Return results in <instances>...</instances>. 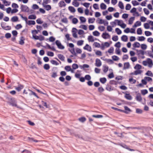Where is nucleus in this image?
I'll list each match as a JSON object with an SVG mask.
<instances>
[{
	"label": "nucleus",
	"mask_w": 153,
	"mask_h": 153,
	"mask_svg": "<svg viewBox=\"0 0 153 153\" xmlns=\"http://www.w3.org/2000/svg\"><path fill=\"white\" fill-rule=\"evenodd\" d=\"M82 5L85 7H86L88 8L89 7V5H90V4L88 3L85 2L84 3H83L82 4Z\"/></svg>",
	"instance_id": "nucleus-62"
},
{
	"label": "nucleus",
	"mask_w": 153,
	"mask_h": 153,
	"mask_svg": "<svg viewBox=\"0 0 153 153\" xmlns=\"http://www.w3.org/2000/svg\"><path fill=\"white\" fill-rule=\"evenodd\" d=\"M134 19L135 18L134 17H131L128 20V24L129 25L132 24Z\"/></svg>",
	"instance_id": "nucleus-25"
},
{
	"label": "nucleus",
	"mask_w": 153,
	"mask_h": 153,
	"mask_svg": "<svg viewBox=\"0 0 153 153\" xmlns=\"http://www.w3.org/2000/svg\"><path fill=\"white\" fill-rule=\"evenodd\" d=\"M146 75L150 76H152L153 74L152 72L150 71H148L145 74Z\"/></svg>",
	"instance_id": "nucleus-42"
},
{
	"label": "nucleus",
	"mask_w": 153,
	"mask_h": 153,
	"mask_svg": "<svg viewBox=\"0 0 153 153\" xmlns=\"http://www.w3.org/2000/svg\"><path fill=\"white\" fill-rule=\"evenodd\" d=\"M98 28L100 31H102L104 30L105 27L103 26H100L98 27Z\"/></svg>",
	"instance_id": "nucleus-63"
},
{
	"label": "nucleus",
	"mask_w": 153,
	"mask_h": 153,
	"mask_svg": "<svg viewBox=\"0 0 153 153\" xmlns=\"http://www.w3.org/2000/svg\"><path fill=\"white\" fill-rule=\"evenodd\" d=\"M130 64L129 62H127L125 63L124 64L123 69H127L129 68Z\"/></svg>",
	"instance_id": "nucleus-17"
},
{
	"label": "nucleus",
	"mask_w": 153,
	"mask_h": 153,
	"mask_svg": "<svg viewBox=\"0 0 153 153\" xmlns=\"http://www.w3.org/2000/svg\"><path fill=\"white\" fill-rule=\"evenodd\" d=\"M43 7L47 10L48 11L51 9V6L50 5H43Z\"/></svg>",
	"instance_id": "nucleus-14"
},
{
	"label": "nucleus",
	"mask_w": 153,
	"mask_h": 153,
	"mask_svg": "<svg viewBox=\"0 0 153 153\" xmlns=\"http://www.w3.org/2000/svg\"><path fill=\"white\" fill-rule=\"evenodd\" d=\"M58 5L60 7H64L66 5L65 2L62 1H60L58 3Z\"/></svg>",
	"instance_id": "nucleus-20"
},
{
	"label": "nucleus",
	"mask_w": 153,
	"mask_h": 153,
	"mask_svg": "<svg viewBox=\"0 0 153 153\" xmlns=\"http://www.w3.org/2000/svg\"><path fill=\"white\" fill-rule=\"evenodd\" d=\"M141 22L139 21H137L134 23L133 27H137L141 26Z\"/></svg>",
	"instance_id": "nucleus-16"
},
{
	"label": "nucleus",
	"mask_w": 153,
	"mask_h": 153,
	"mask_svg": "<svg viewBox=\"0 0 153 153\" xmlns=\"http://www.w3.org/2000/svg\"><path fill=\"white\" fill-rule=\"evenodd\" d=\"M136 100L139 101L140 102L142 100V98L140 94L139 93H138L136 97Z\"/></svg>",
	"instance_id": "nucleus-18"
},
{
	"label": "nucleus",
	"mask_w": 153,
	"mask_h": 153,
	"mask_svg": "<svg viewBox=\"0 0 153 153\" xmlns=\"http://www.w3.org/2000/svg\"><path fill=\"white\" fill-rule=\"evenodd\" d=\"M115 10V9L114 8L111 7H109L108 9V11L110 12H111L114 11Z\"/></svg>",
	"instance_id": "nucleus-60"
},
{
	"label": "nucleus",
	"mask_w": 153,
	"mask_h": 153,
	"mask_svg": "<svg viewBox=\"0 0 153 153\" xmlns=\"http://www.w3.org/2000/svg\"><path fill=\"white\" fill-rule=\"evenodd\" d=\"M88 40L89 42H93L94 41V38L92 36H88Z\"/></svg>",
	"instance_id": "nucleus-21"
},
{
	"label": "nucleus",
	"mask_w": 153,
	"mask_h": 153,
	"mask_svg": "<svg viewBox=\"0 0 153 153\" xmlns=\"http://www.w3.org/2000/svg\"><path fill=\"white\" fill-rule=\"evenodd\" d=\"M84 41L83 40H78L77 42V45L79 46H82L84 43Z\"/></svg>",
	"instance_id": "nucleus-27"
},
{
	"label": "nucleus",
	"mask_w": 153,
	"mask_h": 153,
	"mask_svg": "<svg viewBox=\"0 0 153 153\" xmlns=\"http://www.w3.org/2000/svg\"><path fill=\"white\" fill-rule=\"evenodd\" d=\"M110 46V44L107 42L102 43L101 45V49L102 50H104L105 48H108Z\"/></svg>",
	"instance_id": "nucleus-5"
},
{
	"label": "nucleus",
	"mask_w": 153,
	"mask_h": 153,
	"mask_svg": "<svg viewBox=\"0 0 153 153\" xmlns=\"http://www.w3.org/2000/svg\"><path fill=\"white\" fill-rule=\"evenodd\" d=\"M95 65L96 66L100 67L102 65V62L101 60L98 59H97L95 60Z\"/></svg>",
	"instance_id": "nucleus-10"
},
{
	"label": "nucleus",
	"mask_w": 153,
	"mask_h": 153,
	"mask_svg": "<svg viewBox=\"0 0 153 153\" xmlns=\"http://www.w3.org/2000/svg\"><path fill=\"white\" fill-rule=\"evenodd\" d=\"M118 25L123 28H125L126 26V25L124 23L123 21L121 20H119Z\"/></svg>",
	"instance_id": "nucleus-9"
},
{
	"label": "nucleus",
	"mask_w": 153,
	"mask_h": 153,
	"mask_svg": "<svg viewBox=\"0 0 153 153\" xmlns=\"http://www.w3.org/2000/svg\"><path fill=\"white\" fill-rule=\"evenodd\" d=\"M95 20V19L94 18H91L88 19V23L89 24L93 23L94 22Z\"/></svg>",
	"instance_id": "nucleus-35"
},
{
	"label": "nucleus",
	"mask_w": 153,
	"mask_h": 153,
	"mask_svg": "<svg viewBox=\"0 0 153 153\" xmlns=\"http://www.w3.org/2000/svg\"><path fill=\"white\" fill-rule=\"evenodd\" d=\"M83 48L84 50H86L89 52H91L92 51L91 47L88 44H86Z\"/></svg>",
	"instance_id": "nucleus-11"
},
{
	"label": "nucleus",
	"mask_w": 153,
	"mask_h": 153,
	"mask_svg": "<svg viewBox=\"0 0 153 153\" xmlns=\"http://www.w3.org/2000/svg\"><path fill=\"white\" fill-rule=\"evenodd\" d=\"M28 18L29 19H35L36 18V16L35 15H30L29 16Z\"/></svg>",
	"instance_id": "nucleus-41"
},
{
	"label": "nucleus",
	"mask_w": 153,
	"mask_h": 153,
	"mask_svg": "<svg viewBox=\"0 0 153 153\" xmlns=\"http://www.w3.org/2000/svg\"><path fill=\"white\" fill-rule=\"evenodd\" d=\"M141 92L143 95H144L148 93V91L146 89H143L141 90Z\"/></svg>",
	"instance_id": "nucleus-37"
},
{
	"label": "nucleus",
	"mask_w": 153,
	"mask_h": 153,
	"mask_svg": "<svg viewBox=\"0 0 153 153\" xmlns=\"http://www.w3.org/2000/svg\"><path fill=\"white\" fill-rule=\"evenodd\" d=\"M11 21L12 22H17L18 21V18L17 16H13L11 18Z\"/></svg>",
	"instance_id": "nucleus-26"
},
{
	"label": "nucleus",
	"mask_w": 153,
	"mask_h": 153,
	"mask_svg": "<svg viewBox=\"0 0 153 153\" xmlns=\"http://www.w3.org/2000/svg\"><path fill=\"white\" fill-rule=\"evenodd\" d=\"M107 30L109 32H111L113 30L112 27L110 25H108L107 27Z\"/></svg>",
	"instance_id": "nucleus-49"
},
{
	"label": "nucleus",
	"mask_w": 153,
	"mask_h": 153,
	"mask_svg": "<svg viewBox=\"0 0 153 153\" xmlns=\"http://www.w3.org/2000/svg\"><path fill=\"white\" fill-rule=\"evenodd\" d=\"M112 58L113 60L115 61H117L119 59V58L116 56H112Z\"/></svg>",
	"instance_id": "nucleus-58"
},
{
	"label": "nucleus",
	"mask_w": 153,
	"mask_h": 153,
	"mask_svg": "<svg viewBox=\"0 0 153 153\" xmlns=\"http://www.w3.org/2000/svg\"><path fill=\"white\" fill-rule=\"evenodd\" d=\"M10 104L13 106L17 107L16 101L14 100H12L10 102Z\"/></svg>",
	"instance_id": "nucleus-22"
},
{
	"label": "nucleus",
	"mask_w": 153,
	"mask_h": 153,
	"mask_svg": "<svg viewBox=\"0 0 153 153\" xmlns=\"http://www.w3.org/2000/svg\"><path fill=\"white\" fill-rule=\"evenodd\" d=\"M55 38L53 36H51L50 37L49 39L48 40L49 42H54L55 40Z\"/></svg>",
	"instance_id": "nucleus-48"
},
{
	"label": "nucleus",
	"mask_w": 153,
	"mask_h": 153,
	"mask_svg": "<svg viewBox=\"0 0 153 153\" xmlns=\"http://www.w3.org/2000/svg\"><path fill=\"white\" fill-rule=\"evenodd\" d=\"M141 48L143 50H145L147 48V46L145 44H142L140 45Z\"/></svg>",
	"instance_id": "nucleus-33"
},
{
	"label": "nucleus",
	"mask_w": 153,
	"mask_h": 153,
	"mask_svg": "<svg viewBox=\"0 0 153 153\" xmlns=\"http://www.w3.org/2000/svg\"><path fill=\"white\" fill-rule=\"evenodd\" d=\"M131 2L134 6L138 5L139 4V3L136 0L132 1Z\"/></svg>",
	"instance_id": "nucleus-53"
},
{
	"label": "nucleus",
	"mask_w": 153,
	"mask_h": 153,
	"mask_svg": "<svg viewBox=\"0 0 153 153\" xmlns=\"http://www.w3.org/2000/svg\"><path fill=\"white\" fill-rule=\"evenodd\" d=\"M142 64L143 65L147 66L150 68H152L153 66V61L150 58H148L146 60L143 61Z\"/></svg>",
	"instance_id": "nucleus-2"
},
{
	"label": "nucleus",
	"mask_w": 153,
	"mask_h": 153,
	"mask_svg": "<svg viewBox=\"0 0 153 153\" xmlns=\"http://www.w3.org/2000/svg\"><path fill=\"white\" fill-rule=\"evenodd\" d=\"M72 35L75 38H77L78 36L77 34V29L75 28H73L72 29Z\"/></svg>",
	"instance_id": "nucleus-7"
},
{
	"label": "nucleus",
	"mask_w": 153,
	"mask_h": 153,
	"mask_svg": "<svg viewBox=\"0 0 153 153\" xmlns=\"http://www.w3.org/2000/svg\"><path fill=\"white\" fill-rule=\"evenodd\" d=\"M100 81L102 84H104L106 82L107 79H106L105 77L101 78L100 79Z\"/></svg>",
	"instance_id": "nucleus-30"
},
{
	"label": "nucleus",
	"mask_w": 153,
	"mask_h": 153,
	"mask_svg": "<svg viewBox=\"0 0 153 153\" xmlns=\"http://www.w3.org/2000/svg\"><path fill=\"white\" fill-rule=\"evenodd\" d=\"M125 97L126 99L128 100H132V97L128 94H125Z\"/></svg>",
	"instance_id": "nucleus-19"
},
{
	"label": "nucleus",
	"mask_w": 153,
	"mask_h": 153,
	"mask_svg": "<svg viewBox=\"0 0 153 153\" xmlns=\"http://www.w3.org/2000/svg\"><path fill=\"white\" fill-rule=\"evenodd\" d=\"M145 38L143 36H139L137 38V40L139 41H143L145 40Z\"/></svg>",
	"instance_id": "nucleus-40"
},
{
	"label": "nucleus",
	"mask_w": 153,
	"mask_h": 153,
	"mask_svg": "<svg viewBox=\"0 0 153 153\" xmlns=\"http://www.w3.org/2000/svg\"><path fill=\"white\" fill-rule=\"evenodd\" d=\"M50 0H43L42 5H46V4L50 3Z\"/></svg>",
	"instance_id": "nucleus-56"
},
{
	"label": "nucleus",
	"mask_w": 153,
	"mask_h": 153,
	"mask_svg": "<svg viewBox=\"0 0 153 153\" xmlns=\"http://www.w3.org/2000/svg\"><path fill=\"white\" fill-rule=\"evenodd\" d=\"M114 51V48L113 47H111L108 51V52L110 53H113Z\"/></svg>",
	"instance_id": "nucleus-50"
},
{
	"label": "nucleus",
	"mask_w": 153,
	"mask_h": 153,
	"mask_svg": "<svg viewBox=\"0 0 153 153\" xmlns=\"http://www.w3.org/2000/svg\"><path fill=\"white\" fill-rule=\"evenodd\" d=\"M73 5L75 7H78L79 5V3L76 0H74L72 3Z\"/></svg>",
	"instance_id": "nucleus-28"
},
{
	"label": "nucleus",
	"mask_w": 153,
	"mask_h": 153,
	"mask_svg": "<svg viewBox=\"0 0 153 153\" xmlns=\"http://www.w3.org/2000/svg\"><path fill=\"white\" fill-rule=\"evenodd\" d=\"M124 108L125 109L126 111H124V112L126 113H128L129 112L131 111L130 109L128 107L126 106H125Z\"/></svg>",
	"instance_id": "nucleus-47"
},
{
	"label": "nucleus",
	"mask_w": 153,
	"mask_h": 153,
	"mask_svg": "<svg viewBox=\"0 0 153 153\" xmlns=\"http://www.w3.org/2000/svg\"><path fill=\"white\" fill-rule=\"evenodd\" d=\"M121 40L125 42H127L128 39V37L127 36L123 35L121 37Z\"/></svg>",
	"instance_id": "nucleus-15"
},
{
	"label": "nucleus",
	"mask_w": 153,
	"mask_h": 153,
	"mask_svg": "<svg viewBox=\"0 0 153 153\" xmlns=\"http://www.w3.org/2000/svg\"><path fill=\"white\" fill-rule=\"evenodd\" d=\"M79 19L80 22L82 23H84L86 22V19L83 16H80L79 17Z\"/></svg>",
	"instance_id": "nucleus-31"
},
{
	"label": "nucleus",
	"mask_w": 153,
	"mask_h": 153,
	"mask_svg": "<svg viewBox=\"0 0 153 153\" xmlns=\"http://www.w3.org/2000/svg\"><path fill=\"white\" fill-rule=\"evenodd\" d=\"M137 34L138 35H141L142 33V31L141 28H138L137 30Z\"/></svg>",
	"instance_id": "nucleus-43"
},
{
	"label": "nucleus",
	"mask_w": 153,
	"mask_h": 153,
	"mask_svg": "<svg viewBox=\"0 0 153 153\" xmlns=\"http://www.w3.org/2000/svg\"><path fill=\"white\" fill-rule=\"evenodd\" d=\"M92 33L94 36H98L100 35V33L97 30L93 32Z\"/></svg>",
	"instance_id": "nucleus-39"
},
{
	"label": "nucleus",
	"mask_w": 153,
	"mask_h": 153,
	"mask_svg": "<svg viewBox=\"0 0 153 153\" xmlns=\"http://www.w3.org/2000/svg\"><path fill=\"white\" fill-rule=\"evenodd\" d=\"M101 36L104 39H108L111 38L109 34L107 32H104L102 33Z\"/></svg>",
	"instance_id": "nucleus-6"
},
{
	"label": "nucleus",
	"mask_w": 153,
	"mask_h": 153,
	"mask_svg": "<svg viewBox=\"0 0 153 153\" xmlns=\"http://www.w3.org/2000/svg\"><path fill=\"white\" fill-rule=\"evenodd\" d=\"M118 6L121 9H124L123 4L122 2L121 1L119 2Z\"/></svg>",
	"instance_id": "nucleus-32"
},
{
	"label": "nucleus",
	"mask_w": 153,
	"mask_h": 153,
	"mask_svg": "<svg viewBox=\"0 0 153 153\" xmlns=\"http://www.w3.org/2000/svg\"><path fill=\"white\" fill-rule=\"evenodd\" d=\"M23 88V86L22 85H19L18 87L16 88V89L19 91H20Z\"/></svg>",
	"instance_id": "nucleus-44"
},
{
	"label": "nucleus",
	"mask_w": 153,
	"mask_h": 153,
	"mask_svg": "<svg viewBox=\"0 0 153 153\" xmlns=\"http://www.w3.org/2000/svg\"><path fill=\"white\" fill-rule=\"evenodd\" d=\"M114 46L117 48H120L121 47V43L120 42H118L115 44Z\"/></svg>",
	"instance_id": "nucleus-51"
},
{
	"label": "nucleus",
	"mask_w": 153,
	"mask_h": 153,
	"mask_svg": "<svg viewBox=\"0 0 153 153\" xmlns=\"http://www.w3.org/2000/svg\"><path fill=\"white\" fill-rule=\"evenodd\" d=\"M50 68V66L48 64H45L44 66V68L46 70H48Z\"/></svg>",
	"instance_id": "nucleus-57"
},
{
	"label": "nucleus",
	"mask_w": 153,
	"mask_h": 153,
	"mask_svg": "<svg viewBox=\"0 0 153 153\" xmlns=\"http://www.w3.org/2000/svg\"><path fill=\"white\" fill-rule=\"evenodd\" d=\"M115 31L117 34L118 35H120L122 33L121 30L118 28H116L115 29Z\"/></svg>",
	"instance_id": "nucleus-34"
},
{
	"label": "nucleus",
	"mask_w": 153,
	"mask_h": 153,
	"mask_svg": "<svg viewBox=\"0 0 153 153\" xmlns=\"http://www.w3.org/2000/svg\"><path fill=\"white\" fill-rule=\"evenodd\" d=\"M152 79L150 77L145 76L144 79L142 80L141 82L142 84L146 85L147 83V82H151L152 81Z\"/></svg>",
	"instance_id": "nucleus-3"
},
{
	"label": "nucleus",
	"mask_w": 153,
	"mask_h": 153,
	"mask_svg": "<svg viewBox=\"0 0 153 153\" xmlns=\"http://www.w3.org/2000/svg\"><path fill=\"white\" fill-rule=\"evenodd\" d=\"M58 57L61 60L63 61L65 59V57L63 55L61 54H59L58 55Z\"/></svg>",
	"instance_id": "nucleus-36"
},
{
	"label": "nucleus",
	"mask_w": 153,
	"mask_h": 153,
	"mask_svg": "<svg viewBox=\"0 0 153 153\" xmlns=\"http://www.w3.org/2000/svg\"><path fill=\"white\" fill-rule=\"evenodd\" d=\"M25 38L23 37H21L20 38L19 43L21 45H23L24 44Z\"/></svg>",
	"instance_id": "nucleus-24"
},
{
	"label": "nucleus",
	"mask_w": 153,
	"mask_h": 153,
	"mask_svg": "<svg viewBox=\"0 0 153 153\" xmlns=\"http://www.w3.org/2000/svg\"><path fill=\"white\" fill-rule=\"evenodd\" d=\"M75 50L76 52L77 53L80 54L82 52V50L79 48H76L75 49Z\"/></svg>",
	"instance_id": "nucleus-46"
},
{
	"label": "nucleus",
	"mask_w": 153,
	"mask_h": 153,
	"mask_svg": "<svg viewBox=\"0 0 153 153\" xmlns=\"http://www.w3.org/2000/svg\"><path fill=\"white\" fill-rule=\"evenodd\" d=\"M85 79H86L88 80H90L91 79V77L89 75H86L85 76Z\"/></svg>",
	"instance_id": "nucleus-61"
},
{
	"label": "nucleus",
	"mask_w": 153,
	"mask_h": 153,
	"mask_svg": "<svg viewBox=\"0 0 153 153\" xmlns=\"http://www.w3.org/2000/svg\"><path fill=\"white\" fill-rule=\"evenodd\" d=\"M32 8L34 10H36L39 9V7L36 4H34L33 5Z\"/></svg>",
	"instance_id": "nucleus-64"
},
{
	"label": "nucleus",
	"mask_w": 153,
	"mask_h": 153,
	"mask_svg": "<svg viewBox=\"0 0 153 153\" xmlns=\"http://www.w3.org/2000/svg\"><path fill=\"white\" fill-rule=\"evenodd\" d=\"M95 54L96 55L99 56H102V53L100 51H97L95 52Z\"/></svg>",
	"instance_id": "nucleus-54"
},
{
	"label": "nucleus",
	"mask_w": 153,
	"mask_h": 153,
	"mask_svg": "<svg viewBox=\"0 0 153 153\" xmlns=\"http://www.w3.org/2000/svg\"><path fill=\"white\" fill-rule=\"evenodd\" d=\"M26 24L29 25H34L35 24V22L33 20H29L27 21Z\"/></svg>",
	"instance_id": "nucleus-29"
},
{
	"label": "nucleus",
	"mask_w": 153,
	"mask_h": 153,
	"mask_svg": "<svg viewBox=\"0 0 153 153\" xmlns=\"http://www.w3.org/2000/svg\"><path fill=\"white\" fill-rule=\"evenodd\" d=\"M93 45L95 47L97 48H101V45L100 44L97 42H95L94 43Z\"/></svg>",
	"instance_id": "nucleus-45"
},
{
	"label": "nucleus",
	"mask_w": 153,
	"mask_h": 153,
	"mask_svg": "<svg viewBox=\"0 0 153 153\" xmlns=\"http://www.w3.org/2000/svg\"><path fill=\"white\" fill-rule=\"evenodd\" d=\"M140 43L137 42H135L133 44V46L134 48H139L140 46Z\"/></svg>",
	"instance_id": "nucleus-13"
},
{
	"label": "nucleus",
	"mask_w": 153,
	"mask_h": 153,
	"mask_svg": "<svg viewBox=\"0 0 153 153\" xmlns=\"http://www.w3.org/2000/svg\"><path fill=\"white\" fill-rule=\"evenodd\" d=\"M100 7L102 10H104L106 9L107 6L104 3H102L100 4Z\"/></svg>",
	"instance_id": "nucleus-23"
},
{
	"label": "nucleus",
	"mask_w": 153,
	"mask_h": 153,
	"mask_svg": "<svg viewBox=\"0 0 153 153\" xmlns=\"http://www.w3.org/2000/svg\"><path fill=\"white\" fill-rule=\"evenodd\" d=\"M21 10L22 11L25 12L29 11V8L28 7L25 5H22L21 6Z\"/></svg>",
	"instance_id": "nucleus-8"
},
{
	"label": "nucleus",
	"mask_w": 153,
	"mask_h": 153,
	"mask_svg": "<svg viewBox=\"0 0 153 153\" xmlns=\"http://www.w3.org/2000/svg\"><path fill=\"white\" fill-rule=\"evenodd\" d=\"M142 66L139 64H137L134 67V68L136 70L134 72L131 73V74L134 75H137L141 74L143 73V71L141 69L142 68Z\"/></svg>",
	"instance_id": "nucleus-1"
},
{
	"label": "nucleus",
	"mask_w": 153,
	"mask_h": 153,
	"mask_svg": "<svg viewBox=\"0 0 153 153\" xmlns=\"http://www.w3.org/2000/svg\"><path fill=\"white\" fill-rule=\"evenodd\" d=\"M55 44L58 48L61 50H63L65 48V47L61 44V42L59 40H56Z\"/></svg>",
	"instance_id": "nucleus-4"
},
{
	"label": "nucleus",
	"mask_w": 153,
	"mask_h": 153,
	"mask_svg": "<svg viewBox=\"0 0 153 153\" xmlns=\"http://www.w3.org/2000/svg\"><path fill=\"white\" fill-rule=\"evenodd\" d=\"M145 34L146 36H149L152 35V33L149 31H146L145 32Z\"/></svg>",
	"instance_id": "nucleus-55"
},
{
	"label": "nucleus",
	"mask_w": 153,
	"mask_h": 153,
	"mask_svg": "<svg viewBox=\"0 0 153 153\" xmlns=\"http://www.w3.org/2000/svg\"><path fill=\"white\" fill-rule=\"evenodd\" d=\"M118 39V36H113L112 37V40L115 42L117 41Z\"/></svg>",
	"instance_id": "nucleus-52"
},
{
	"label": "nucleus",
	"mask_w": 153,
	"mask_h": 153,
	"mask_svg": "<svg viewBox=\"0 0 153 153\" xmlns=\"http://www.w3.org/2000/svg\"><path fill=\"white\" fill-rule=\"evenodd\" d=\"M72 67L73 69H76L78 68V65L76 64H74L72 65Z\"/></svg>",
	"instance_id": "nucleus-59"
},
{
	"label": "nucleus",
	"mask_w": 153,
	"mask_h": 153,
	"mask_svg": "<svg viewBox=\"0 0 153 153\" xmlns=\"http://www.w3.org/2000/svg\"><path fill=\"white\" fill-rule=\"evenodd\" d=\"M68 9L71 13H74L76 11L75 9L73 7L70 6L68 7Z\"/></svg>",
	"instance_id": "nucleus-12"
},
{
	"label": "nucleus",
	"mask_w": 153,
	"mask_h": 153,
	"mask_svg": "<svg viewBox=\"0 0 153 153\" xmlns=\"http://www.w3.org/2000/svg\"><path fill=\"white\" fill-rule=\"evenodd\" d=\"M103 71L105 73H106L108 70V67L107 66L104 65L103 66Z\"/></svg>",
	"instance_id": "nucleus-38"
}]
</instances>
